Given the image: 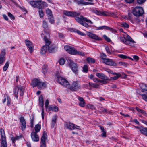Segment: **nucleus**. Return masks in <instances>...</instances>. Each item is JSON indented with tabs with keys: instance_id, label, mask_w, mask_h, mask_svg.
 <instances>
[{
	"instance_id": "nucleus-1",
	"label": "nucleus",
	"mask_w": 147,
	"mask_h": 147,
	"mask_svg": "<svg viewBox=\"0 0 147 147\" xmlns=\"http://www.w3.org/2000/svg\"><path fill=\"white\" fill-rule=\"evenodd\" d=\"M57 77L58 81L59 84L72 91H76L80 88V84L78 81H74L71 86L69 82L65 78L58 76H57Z\"/></svg>"
},
{
	"instance_id": "nucleus-2",
	"label": "nucleus",
	"mask_w": 147,
	"mask_h": 147,
	"mask_svg": "<svg viewBox=\"0 0 147 147\" xmlns=\"http://www.w3.org/2000/svg\"><path fill=\"white\" fill-rule=\"evenodd\" d=\"M123 35V36L119 37L121 42L127 45L133 46V43L135 42L130 36L126 34Z\"/></svg>"
},
{
	"instance_id": "nucleus-3",
	"label": "nucleus",
	"mask_w": 147,
	"mask_h": 147,
	"mask_svg": "<svg viewBox=\"0 0 147 147\" xmlns=\"http://www.w3.org/2000/svg\"><path fill=\"white\" fill-rule=\"evenodd\" d=\"M65 50L67 52L71 55H78L82 56H84V54L83 53L78 51L73 47L68 45H66L64 47Z\"/></svg>"
},
{
	"instance_id": "nucleus-4",
	"label": "nucleus",
	"mask_w": 147,
	"mask_h": 147,
	"mask_svg": "<svg viewBox=\"0 0 147 147\" xmlns=\"http://www.w3.org/2000/svg\"><path fill=\"white\" fill-rule=\"evenodd\" d=\"M68 64L72 71L76 74H78V65L71 59H67Z\"/></svg>"
},
{
	"instance_id": "nucleus-5",
	"label": "nucleus",
	"mask_w": 147,
	"mask_h": 147,
	"mask_svg": "<svg viewBox=\"0 0 147 147\" xmlns=\"http://www.w3.org/2000/svg\"><path fill=\"white\" fill-rule=\"evenodd\" d=\"M1 139H0L1 145L0 147H7V143L6 141V137L4 131L3 129H0Z\"/></svg>"
},
{
	"instance_id": "nucleus-6",
	"label": "nucleus",
	"mask_w": 147,
	"mask_h": 147,
	"mask_svg": "<svg viewBox=\"0 0 147 147\" xmlns=\"http://www.w3.org/2000/svg\"><path fill=\"white\" fill-rule=\"evenodd\" d=\"M47 36H44V40L45 41L46 45L43 46L41 49V53L43 54L45 53L47 50H48V46L51 43V41L49 40Z\"/></svg>"
},
{
	"instance_id": "nucleus-7",
	"label": "nucleus",
	"mask_w": 147,
	"mask_h": 147,
	"mask_svg": "<svg viewBox=\"0 0 147 147\" xmlns=\"http://www.w3.org/2000/svg\"><path fill=\"white\" fill-rule=\"evenodd\" d=\"M20 90V95L21 96H22L24 95V89L23 87L21 86H16L15 88L13 91V94L18 99V92Z\"/></svg>"
},
{
	"instance_id": "nucleus-8",
	"label": "nucleus",
	"mask_w": 147,
	"mask_h": 147,
	"mask_svg": "<svg viewBox=\"0 0 147 147\" xmlns=\"http://www.w3.org/2000/svg\"><path fill=\"white\" fill-rule=\"evenodd\" d=\"M78 16H75V19L79 23L81 24L83 21H85L90 24H92L93 22L90 20L88 19L87 18L81 16L80 17H78Z\"/></svg>"
},
{
	"instance_id": "nucleus-9",
	"label": "nucleus",
	"mask_w": 147,
	"mask_h": 147,
	"mask_svg": "<svg viewBox=\"0 0 147 147\" xmlns=\"http://www.w3.org/2000/svg\"><path fill=\"white\" fill-rule=\"evenodd\" d=\"M65 128L72 130V129H80V127L71 122H65L64 124Z\"/></svg>"
},
{
	"instance_id": "nucleus-10",
	"label": "nucleus",
	"mask_w": 147,
	"mask_h": 147,
	"mask_svg": "<svg viewBox=\"0 0 147 147\" xmlns=\"http://www.w3.org/2000/svg\"><path fill=\"white\" fill-rule=\"evenodd\" d=\"M144 11L142 7H135L133 11V14L136 16H140L142 15Z\"/></svg>"
},
{
	"instance_id": "nucleus-11",
	"label": "nucleus",
	"mask_w": 147,
	"mask_h": 147,
	"mask_svg": "<svg viewBox=\"0 0 147 147\" xmlns=\"http://www.w3.org/2000/svg\"><path fill=\"white\" fill-rule=\"evenodd\" d=\"M102 59L103 63L106 65L114 67L117 65L116 63L111 59L107 58H102Z\"/></svg>"
},
{
	"instance_id": "nucleus-12",
	"label": "nucleus",
	"mask_w": 147,
	"mask_h": 147,
	"mask_svg": "<svg viewBox=\"0 0 147 147\" xmlns=\"http://www.w3.org/2000/svg\"><path fill=\"white\" fill-rule=\"evenodd\" d=\"M43 27L44 29V34H42V36L44 35V36H47V37H49L50 36L49 34V31L47 22L45 20H44L42 24Z\"/></svg>"
},
{
	"instance_id": "nucleus-13",
	"label": "nucleus",
	"mask_w": 147,
	"mask_h": 147,
	"mask_svg": "<svg viewBox=\"0 0 147 147\" xmlns=\"http://www.w3.org/2000/svg\"><path fill=\"white\" fill-rule=\"evenodd\" d=\"M47 138V135L46 133L44 131L41 139L40 147H46L45 141Z\"/></svg>"
},
{
	"instance_id": "nucleus-14",
	"label": "nucleus",
	"mask_w": 147,
	"mask_h": 147,
	"mask_svg": "<svg viewBox=\"0 0 147 147\" xmlns=\"http://www.w3.org/2000/svg\"><path fill=\"white\" fill-rule=\"evenodd\" d=\"M63 13L64 15L70 17L79 16L80 15V14L76 12H72L68 11H63Z\"/></svg>"
},
{
	"instance_id": "nucleus-15",
	"label": "nucleus",
	"mask_w": 147,
	"mask_h": 147,
	"mask_svg": "<svg viewBox=\"0 0 147 147\" xmlns=\"http://www.w3.org/2000/svg\"><path fill=\"white\" fill-rule=\"evenodd\" d=\"M20 120V122L21 123V129L23 131L26 128V122L24 117H21Z\"/></svg>"
},
{
	"instance_id": "nucleus-16",
	"label": "nucleus",
	"mask_w": 147,
	"mask_h": 147,
	"mask_svg": "<svg viewBox=\"0 0 147 147\" xmlns=\"http://www.w3.org/2000/svg\"><path fill=\"white\" fill-rule=\"evenodd\" d=\"M25 42L27 46L29 48L31 53H32L33 50V46L31 42L28 40H26Z\"/></svg>"
},
{
	"instance_id": "nucleus-17",
	"label": "nucleus",
	"mask_w": 147,
	"mask_h": 147,
	"mask_svg": "<svg viewBox=\"0 0 147 147\" xmlns=\"http://www.w3.org/2000/svg\"><path fill=\"white\" fill-rule=\"evenodd\" d=\"M87 35L90 38L96 40H100L101 38L96 34L89 32L87 33Z\"/></svg>"
},
{
	"instance_id": "nucleus-18",
	"label": "nucleus",
	"mask_w": 147,
	"mask_h": 147,
	"mask_svg": "<svg viewBox=\"0 0 147 147\" xmlns=\"http://www.w3.org/2000/svg\"><path fill=\"white\" fill-rule=\"evenodd\" d=\"M31 138L34 142H37L39 140V138L37 133L35 132H32L31 134Z\"/></svg>"
},
{
	"instance_id": "nucleus-19",
	"label": "nucleus",
	"mask_w": 147,
	"mask_h": 147,
	"mask_svg": "<svg viewBox=\"0 0 147 147\" xmlns=\"http://www.w3.org/2000/svg\"><path fill=\"white\" fill-rule=\"evenodd\" d=\"M94 13L97 15L102 16H107L108 15L109 13L108 12H105L102 11H101L98 10H95L93 11Z\"/></svg>"
},
{
	"instance_id": "nucleus-20",
	"label": "nucleus",
	"mask_w": 147,
	"mask_h": 147,
	"mask_svg": "<svg viewBox=\"0 0 147 147\" xmlns=\"http://www.w3.org/2000/svg\"><path fill=\"white\" fill-rule=\"evenodd\" d=\"M98 30H103L106 29L109 30L115 33L116 32V31L113 28H112L110 27L105 26H100L98 27Z\"/></svg>"
},
{
	"instance_id": "nucleus-21",
	"label": "nucleus",
	"mask_w": 147,
	"mask_h": 147,
	"mask_svg": "<svg viewBox=\"0 0 147 147\" xmlns=\"http://www.w3.org/2000/svg\"><path fill=\"white\" fill-rule=\"evenodd\" d=\"M96 76L99 78L101 79L105 80H109L108 78L104 74L100 73H97L96 74Z\"/></svg>"
},
{
	"instance_id": "nucleus-22",
	"label": "nucleus",
	"mask_w": 147,
	"mask_h": 147,
	"mask_svg": "<svg viewBox=\"0 0 147 147\" xmlns=\"http://www.w3.org/2000/svg\"><path fill=\"white\" fill-rule=\"evenodd\" d=\"M39 3H40L39 1H34V0L31 1L29 2V3L32 7H36L38 8V7H40L39 6H38Z\"/></svg>"
},
{
	"instance_id": "nucleus-23",
	"label": "nucleus",
	"mask_w": 147,
	"mask_h": 147,
	"mask_svg": "<svg viewBox=\"0 0 147 147\" xmlns=\"http://www.w3.org/2000/svg\"><path fill=\"white\" fill-rule=\"evenodd\" d=\"M40 82V80L37 79H34L32 80L31 85L33 87L37 86Z\"/></svg>"
},
{
	"instance_id": "nucleus-24",
	"label": "nucleus",
	"mask_w": 147,
	"mask_h": 147,
	"mask_svg": "<svg viewBox=\"0 0 147 147\" xmlns=\"http://www.w3.org/2000/svg\"><path fill=\"white\" fill-rule=\"evenodd\" d=\"M78 99L80 101V102L79 103V106L82 107L85 106V102L83 98L82 97H79L78 98Z\"/></svg>"
},
{
	"instance_id": "nucleus-25",
	"label": "nucleus",
	"mask_w": 147,
	"mask_h": 147,
	"mask_svg": "<svg viewBox=\"0 0 147 147\" xmlns=\"http://www.w3.org/2000/svg\"><path fill=\"white\" fill-rule=\"evenodd\" d=\"M37 86L38 89H41L46 87V84L44 82L40 81Z\"/></svg>"
},
{
	"instance_id": "nucleus-26",
	"label": "nucleus",
	"mask_w": 147,
	"mask_h": 147,
	"mask_svg": "<svg viewBox=\"0 0 147 147\" xmlns=\"http://www.w3.org/2000/svg\"><path fill=\"white\" fill-rule=\"evenodd\" d=\"M139 86L142 90V92H143L144 91H147V86L145 84H140L139 85Z\"/></svg>"
},
{
	"instance_id": "nucleus-27",
	"label": "nucleus",
	"mask_w": 147,
	"mask_h": 147,
	"mask_svg": "<svg viewBox=\"0 0 147 147\" xmlns=\"http://www.w3.org/2000/svg\"><path fill=\"white\" fill-rule=\"evenodd\" d=\"M140 132L141 134L147 136V128L142 127L141 130H140Z\"/></svg>"
},
{
	"instance_id": "nucleus-28",
	"label": "nucleus",
	"mask_w": 147,
	"mask_h": 147,
	"mask_svg": "<svg viewBox=\"0 0 147 147\" xmlns=\"http://www.w3.org/2000/svg\"><path fill=\"white\" fill-rule=\"evenodd\" d=\"M39 103L40 106L42 108L44 105V101L43 97L42 95H40L39 98Z\"/></svg>"
},
{
	"instance_id": "nucleus-29",
	"label": "nucleus",
	"mask_w": 147,
	"mask_h": 147,
	"mask_svg": "<svg viewBox=\"0 0 147 147\" xmlns=\"http://www.w3.org/2000/svg\"><path fill=\"white\" fill-rule=\"evenodd\" d=\"M22 137L21 135L16 136L15 137H11V138L12 142H15L16 140H18L20 138Z\"/></svg>"
},
{
	"instance_id": "nucleus-30",
	"label": "nucleus",
	"mask_w": 147,
	"mask_h": 147,
	"mask_svg": "<svg viewBox=\"0 0 147 147\" xmlns=\"http://www.w3.org/2000/svg\"><path fill=\"white\" fill-rule=\"evenodd\" d=\"M47 4L45 2H42L40 4L39 3H38V6L40 7H38V8L41 9L42 8L47 7Z\"/></svg>"
},
{
	"instance_id": "nucleus-31",
	"label": "nucleus",
	"mask_w": 147,
	"mask_h": 147,
	"mask_svg": "<svg viewBox=\"0 0 147 147\" xmlns=\"http://www.w3.org/2000/svg\"><path fill=\"white\" fill-rule=\"evenodd\" d=\"M136 109L138 112L140 113L145 116H147V113L144 110L140 109L137 107H136Z\"/></svg>"
},
{
	"instance_id": "nucleus-32",
	"label": "nucleus",
	"mask_w": 147,
	"mask_h": 147,
	"mask_svg": "<svg viewBox=\"0 0 147 147\" xmlns=\"http://www.w3.org/2000/svg\"><path fill=\"white\" fill-rule=\"evenodd\" d=\"M55 46L54 45H51L48 46V51L50 53H53L54 51Z\"/></svg>"
},
{
	"instance_id": "nucleus-33",
	"label": "nucleus",
	"mask_w": 147,
	"mask_h": 147,
	"mask_svg": "<svg viewBox=\"0 0 147 147\" xmlns=\"http://www.w3.org/2000/svg\"><path fill=\"white\" fill-rule=\"evenodd\" d=\"M41 129V126L39 124H37L35 125V132L37 133L39 132Z\"/></svg>"
},
{
	"instance_id": "nucleus-34",
	"label": "nucleus",
	"mask_w": 147,
	"mask_h": 147,
	"mask_svg": "<svg viewBox=\"0 0 147 147\" xmlns=\"http://www.w3.org/2000/svg\"><path fill=\"white\" fill-rule=\"evenodd\" d=\"M49 108L50 110L55 112H57L58 111V108L57 106H55L54 107H50Z\"/></svg>"
},
{
	"instance_id": "nucleus-35",
	"label": "nucleus",
	"mask_w": 147,
	"mask_h": 147,
	"mask_svg": "<svg viewBox=\"0 0 147 147\" xmlns=\"http://www.w3.org/2000/svg\"><path fill=\"white\" fill-rule=\"evenodd\" d=\"M46 13L48 17L53 15L52 14L51 10L48 8L46 10Z\"/></svg>"
},
{
	"instance_id": "nucleus-36",
	"label": "nucleus",
	"mask_w": 147,
	"mask_h": 147,
	"mask_svg": "<svg viewBox=\"0 0 147 147\" xmlns=\"http://www.w3.org/2000/svg\"><path fill=\"white\" fill-rule=\"evenodd\" d=\"M65 59L64 58H61L60 59L59 63L60 65H63L65 63Z\"/></svg>"
},
{
	"instance_id": "nucleus-37",
	"label": "nucleus",
	"mask_w": 147,
	"mask_h": 147,
	"mask_svg": "<svg viewBox=\"0 0 147 147\" xmlns=\"http://www.w3.org/2000/svg\"><path fill=\"white\" fill-rule=\"evenodd\" d=\"M89 85L91 87L94 88L98 87L99 86L98 84H97L93 83L90 82H89Z\"/></svg>"
},
{
	"instance_id": "nucleus-38",
	"label": "nucleus",
	"mask_w": 147,
	"mask_h": 147,
	"mask_svg": "<svg viewBox=\"0 0 147 147\" xmlns=\"http://www.w3.org/2000/svg\"><path fill=\"white\" fill-rule=\"evenodd\" d=\"M48 17L49 21L51 24H53L54 22V20L53 15Z\"/></svg>"
},
{
	"instance_id": "nucleus-39",
	"label": "nucleus",
	"mask_w": 147,
	"mask_h": 147,
	"mask_svg": "<svg viewBox=\"0 0 147 147\" xmlns=\"http://www.w3.org/2000/svg\"><path fill=\"white\" fill-rule=\"evenodd\" d=\"M87 60L89 63H94L95 62V60L94 59L92 58H88L87 59Z\"/></svg>"
},
{
	"instance_id": "nucleus-40",
	"label": "nucleus",
	"mask_w": 147,
	"mask_h": 147,
	"mask_svg": "<svg viewBox=\"0 0 147 147\" xmlns=\"http://www.w3.org/2000/svg\"><path fill=\"white\" fill-rule=\"evenodd\" d=\"M9 66V63L8 62H7L4 65L3 67V71H6L8 67Z\"/></svg>"
},
{
	"instance_id": "nucleus-41",
	"label": "nucleus",
	"mask_w": 147,
	"mask_h": 147,
	"mask_svg": "<svg viewBox=\"0 0 147 147\" xmlns=\"http://www.w3.org/2000/svg\"><path fill=\"white\" fill-rule=\"evenodd\" d=\"M5 51L6 50L5 49H2L1 51L0 56L3 57H5V55L6 54Z\"/></svg>"
},
{
	"instance_id": "nucleus-42",
	"label": "nucleus",
	"mask_w": 147,
	"mask_h": 147,
	"mask_svg": "<svg viewBox=\"0 0 147 147\" xmlns=\"http://www.w3.org/2000/svg\"><path fill=\"white\" fill-rule=\"evenodd\" d=\"M119 64L120 66H123L125 67H127L128 65V64L127 63L123 62H119Z\"/></svg>"
},
{
	"instance_id": "nucleus-43",
	"label": "nucleus",
	"mask_w": 147,
	"mask_h": 147,
	"mask_svg": "<svg viewBox=\"0 0 147 147\" xmlns=\"http://www.w3.org/2000/svg\"><path fill=\"white\" fill-rule=\"evenodd\" d=\"M74 31L77 33L78 34L81 36H84L86 35L85 34L78 30H75V31Z\"/></svg>"
},
{
	"instance_id": "nucleus-44",
	"label": "nucleus",
	"mask_w": 147,
	"mask_h": 147,
	"mask_svg": "<svg viewBox=\"0 0 147 147\" xmlns=\"http://www.w3.org/2000/svg\"><path fill=\"white\" fill-rule=\"evenodd\" d=\"M122 27H123L125 28H128L129 27V25L125 22H123L121 24V25Z\"/></svg>"
},
{
	"instance_id": "nucleus-45",
	"label": "nucleus",
	"mask_w": 147,
	"mask_h": 147,
	"mask_svg": "<svg viewBox=\"0 0 147 147\" xmlns=\"http://www.w3.org/2000/svg\"><path fill=\"white\" fill-rule=\"evenodd\" d=\"M146 94H140L142 96V98L145 101H147V93H146Z\"/></svg>"
},
{
	"instance_id": "nucleus-46",
	"label": "nucleus",
	"mask_w": 147,
	"mask_h": 147,
	"mask_svg": "<svg viewBox=\"0 0 147 147\" xmlns=\"http://www.w3.org/2000/svg\"><path fill=\"white\" fill-rule=\"evenodd\" d=\"M121 76V75H119V76H118V75H117L113 77H111L110 78L111 80H115L118 79Z\"/></svg>"
},
{
	"instance_id": "nucleus-47",
	"label": "nucleus",
	"mask_w": 147,
	"mask_h": 147,
	"mask_svg": "<svg viewBox=\"0 0 147 147\" xmlns=\"http://www.w3.org/2000/svg\"><path fill=\"white\" fill-rule=\"evenodd\" d=\"M93 81L95 82H102L103 81L98 79L94 77L92 80Z\"/></svg>"
},
{
	"instance_id": "nucleus-48",
	"label": "nucleus",
	"mask_w": 147,
	"mask_h": 147,
	"mask_svg": "<svg viewBox=\"0 0 147 147\" xmlns=\"http://www.w3.org/2000/svg\"><path fill=\"white\" fill-rule=\"evenodd\" d=\"M83 71L86 73H87L88 71V67L87 65H84L83 68Z\"/></svg>"
},
{
	"instance_id": "nucleus-49",
	"label": "nucleus",
	"mask_w": 147,
	"mask_h": 147,
	"mask_svg": "<svg viewBox=\"0 0 147 147\" xmlns=\"http://www.w3.org/2000/svg\"><path fill=\"white\" fill-rule=\"evenodd\" d=\"M39 15L41 18H42L43 16V13L42 9H40L39 10Z\"/></svg>"
},
{
	"instance_id": "nucleus-50",
	"label": "nucleus",
	"mask_w": 147,
	"mask_h": 147,
	"mask_svg": "<svg viewBox=\"0 0 147 147\" xmlns=\"http://www.w3.org/2000/svg\"><path fill=\"white\" fill-rule=\"evenodd\" d=\"M8 15L11 19L13 20H14L15 17L14 16L10 13L8 12Z\"/></svg>"
},
{
	"instance_id": "nucleus-51",
	"label": "nucleus",
	"mask_w": 147,
	"mask_h": 147,
	"mask_svg": "<svg viewBox=\"0 0 147 147\" xmlns=\"http://www.w3.org/2000/svg\"><path fill=\"white\" fill-rule=\"evenodd\" d=\"M105 49L106 50V51L107 52L108 54H111V51H110L109 48L107 46H105Z\"/></svg>"
},
{
	"instance_id": "nucleus-52",
	"label": "nucleus",
	"mask_w": 147,
	"mask_h": 147,
	"mask_svg": "<svg viewBox=\"0 0 147 147\" xmlns=\"http://www.w3.org/2000/svg\"><path fill=\"white\" fill-rule=\"evenodd\" d=\"M85 21H83L82 23L81 24V25H82L83 26L87 28H88L89 27V25L87 24V23H86V22H85Z\"/></svg>"
},
{
	"instance_id": "nucleus-53",
	"label": "nucleus",
	"mask_w": 147,
	"mask_h": 147,
	"mask_svg": "<svg viewBox=\"0 0 147 147\" xmlns=\"http://www.w3.org/2000/svg\"><path fill=\"white\" fill-rule=\"evenodd\" d=\"M133 59L131 58H130V59L132 60H133V59H134L135 61H138L139 59V57H138V56L135 55H134L133 56Z\"/></svg>"
},
{
	"instance_id": "nucleus-54",
	"label": "nucleus",
	"mask_w": 147,
	"mask_h": 147,
	"mask_svg": "<svg viewBox=\"0 0 147 147\" xmlns=\"http://www.w3.org/2000/svg\"><path fill=\"white\" fill-rule=\"evenodd\" d=\"M103 37L105 39V40H106L108 42H110L111 41L110 39L106 35H103Z\"/></svg>"
},
{
	"instance_id": "nucleus-55",
	"label": "nucleus",
	"mask_w": 147,
	"mask_h": 147,
	"mask_svg": "<svg viewBox=\"0 0 147 147\" xmlns=\"http://www.w3.org/2000/svg\"><path fill=\"white\" fill-rule=\"evenodd\" d=\"M87 106L88 108L92 109H95L94 106L91 104H88Z\"/></svg>"
},
{
	"instance_id": "nucleus-56",
	"label": "nucleus",
	"mask_w": 147,
	"mask_h": 147,
	"mask_svg": "<svg viewBox=\"0 0 147 147\" xmlns=\"http://www.w3.org/2000/svg\"><path fill=\"white\" fill-rule=\"evenodd\" d=\"M146 0H137V3L139 4H142L144 3Z\"/></svg>"
},
{
	"instance_id": "nucleus-57",
	"label": "nucleus",
	"mask_w": 147,
	"mask_h": 147,
	"mask_svg": "<svg viewBox=\"0 0 147 147\" xmlns=\"http://www.w3.org/2000/svg\"><path fill=\"white\" fill-rule=\"evenodd\" d=\"M34 118L32 119L30 121L31 125L30 126L32 128L33 127L34 123Z\"/></svg>"
},
{
	"instance_id": "nucleus-58",
	"label": "nucleus",
	"mask_w": 147,
	"mask_h": 147,
	"mask_svg": "<svg viewBox=\"0 0 147 147\" xmlns=\"http://www.w3.org/2000/svg\"><path fill=\"white\" fill-rule=\"evenodd\" d=\"M57 116L55 115L53 117L52 119V121L56 122L57 119Z\"/></svg>"
},
{
	"instance_id": "nucleus-59",
	"label": "nucleus",
	"mask_w": 147,
	"mask_h": 147,
	"mask_svg": "<svg viewBox=\"0 0 147 147\" xmlns=\"http://www.w3.org/2000/svg\"><path fill=\"white\" fill-rule=\"evenodd\" d=\"M5 57L0 56V64H2L5 61Z\"/></svg>"
},
{
	"instance_id": "nucleus-60",
	"label": "nucleus",
	"mask_w": 147,
	"mask_h": 147,
	"mask_svg": "<svg viewBox=\"0 0 147 147\" xmlns=\"http://www.w3.org/2000/svg\"><path fill=\"white\" fill-rule=\"evenodd\" d=\"M44 115H45L44 111V110L43 108H42V109L41 115H42V117L43 120H44Z\"/></svg>"
},
{
	"instance_id": "nucleus-61",
	"label": "nucleus",
	"mask_w": 147,
	"mask_h": 147,
	"mask_svg": "<svg viewBox=\"0 0 147 147\" xmlns=\"http://www.w3.org/2000/svg\"><path fill=\"white\" fill-rule=\"evenodd\" d=\"M119 57L121 58L126 59L127 57L125 55L123 54H120L118 55Z\"/></svg>"
},
{
	"instance_id": "nucleus-62",
	"label": "nucleus",
	"mask_w": 147,
	"mask_h": 147,
	"mask_svg": "<svg viewBox=\"0 0 147 147\" xmlns=\"http://www.w3.org/2000/svg\"><path fill=\"white\" fill-rule=\"evenodd\" d=\"M100 112H102V113H107V110L104 108H102V109H100Z\"/></svg>"
},
{
	"instance_id": "nucleus-63",
	"label": "nucleus",
	"mask_w": 147,
	"mask_h": 147,
	"mask_svg": "<svg viewBox=\"0 0 147 147\" xmlns=\"http://www.w3.org/2000/svg\"><path fill=\"white\" fill-rule=\"evenodd\" d=\"M49 104V101L48 100H46L45 103V105L46 108L48 107Z\"/></svg>"
},
{
	"instance_id": "nucleus-64",
	"label": "nucleus",
	"mask_w": 147,
	"mask_h": 147,
	"mask_svg": "<svg viewBox=\"0 0 147 147\" xmlns=\"http://www.w3.org/2000/svg\"><path fill=\"white\" fill-rule=\"evenodd\" d=\"M125 1L127 3H132L134 0H125Z\"/></svg>"
}]
</instances>
